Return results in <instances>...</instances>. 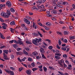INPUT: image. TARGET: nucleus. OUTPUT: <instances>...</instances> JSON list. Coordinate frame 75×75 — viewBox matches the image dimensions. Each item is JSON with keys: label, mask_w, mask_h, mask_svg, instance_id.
Instances as JSON below:
<instances>
[{"label": "nucleus", "mask_w": 75, "mask_h": 75, "mask_svg": "<svg viewBox=\"0 0 75 75\" xmlns=\"http://www.w3.org/2000/svg\"><path fill=\"white\" fill-rule=\"evenodd\" d=\"M64 61L63 59H62L61 60H60L58 62L60 67H61V68H63V67H64L63 66V62L64 63Z\"/></svg>", "instance_id": "obj_1"}, {"label": "nucleus", "mask_w": 75, "mask_h": 75, "mask_svg": "<svg viewBox=\"0 0 75 75\" xmlns=\"http://www.w3.org/2000/svg\"><path fill=\"white\" fill-rule=\"evenodd\" d=\"M14 42L15 44H20V45H22L23 44V42L21 40H14Z\"/></svg>", "instance_id": "obj_2"}, {"label": "nucleus", "mask_w": 75, "mask_h": 75, "mask_svg": "<svg viewBox=\"0 0 75 75\" xmlns=\"http://www.w3.org/2000/svg\"><path fill=\"white\" fill-rule=\"evenodd\" d=\"M4 70L6 72H7L8 74H10V75H14V72L10 71H9L7 69H4Z\"/></svg>", "instance_id": "obj_3"}, {"label": "nucleus", "mask_w": 75, "mask_h": 75, "mask_svg": "<svg viewBox=\"0 0 75 75\" xmlns=\"http://www.w3.org/2000/svg\"><path fill=\"white\" fill-rule=\"evenodd\" d=\"M35 45H37V42H38V38H36L35 40H33V41L32 42Z\"/></svg>", "instance_id": "obj_4"}, {"label": "nucleus", "mask_w": 75, "mask_h": 75, "mask_svg": "<svg viewBox=\"0 0 75 75\" xmlns=\"http://www.w3.org/2000/svg\"><path fill=\"white\" fill-rule=\"evenodd\" d=\"M45 50L43 48H40V52H41L42 55H43L44 53H45V51H44Z\"/></svg>", "instance_id": "obj_5"}, {"label": "nucleus", "mask_w": 75, "mask_h": 75, "mask_svg": "<svg viewBox=\"0 0 75 75\" xmlns=\"http://www.w3.org/2000/svg\"><path fill=\"white\" fill-rule=\"evenodd\" d=\"M6 6H7L8 7H10L11 6V3L9 1L6 2Z\"/></svg>", "instance_id": "obj_6"}, {"label": "nucleus", "mask_w": 75, "mask_h": 75, "mask_svg": "<svg viewBox=\"0 0 75 75\" xmlns=\"http://www.w3.org/2000/svg\"><path fill=\"white\" fill-rule=\"evenodd\" d=\"M2 25H3L2 26V28L3 29H6L7 28V24L4 23H2Z\"/></svg>", "instance_id": "obj_7"}, {"label": "nucleus", "mask_w": 75, "mask_h": 75, "mask_svg": "<svg viewBox=\"0 0 75 75\" xmlns=\"http://www.w3.org/2000/svg\"><path fill=\"white\" fill-rule=\"evenodd\" d=\"M26 73L28 75H31V71L30 70H26Z\"/></svg>", "instance_id": "obj_8"}, {"label": "nucleus", "mask_w": 75, "mask_h": 75, "mask_svg": "<svg viewBox=\"0 0 75 75\" xmlns=\"http://www.w3.org/2000/svg\"><path fill=\"white\" fill-rule=\"evenodd\" d=\"M24 22L27 24H30V21H28V19L26 18L24 19Z\"/></svg>", "instance_id": "obj_9"}, {"label": "nucleus", "mask_w": 75, "mask_h": 75, "mask_svg": "<svg viewBox=\"0 0 75 75\" xmlns=\"http://www.w3.org/2000/svg\"><path fill=\"white\" fill-rule=\"evenodd\" d=\"M34 57H36L38 54V53L36 51H35L32 53Z\"/></svg>", "instance_id": "obj_10"}, {"label": "nucleus", "mask_w": 75, "mask_h": 75, "mask_svg": "<svg viewBox=\"0 0 75 75\" xmlns=\"http://www.w3.org/2000/svg\"><path fill=\"white\" fill-rule=\"evenodd\" d=\"M42 1L41 0H39L38 1H37L36 2V4H37V5H40V4L42 3Z\"/></svg>", "instance_id": "obj_11"}, {"label": "nucleus", "mask_w": 75, "mask_h": 75, "mask_svg": "<svg viewBox=\"0 0 75 75\" xmlns=\"http://www.w3.org/2000/svg\"><path fill=\"white\" fill-rule=\"evenodd\" d=\"M0 37L2 39H5V37L3 35V34L0 32Z\"/></svg>", "instance_id": "obj_12"}, {"label": "nucleus", "mask_w": 75, "mask_h": 75, "mask_svg": "<svg viewBox=\"0 0 75 75\" xmlns=\"http://www.w3.org/2000/svg\"><path fill=\"white\" fill-rule=\"evenodd\" d=\"M8 51L7 50H4L3 51V52H4V53L6 54H8Z\"/></svg>", "instance_id": "obj_13"}, {"label": "nucleus", "mask_w": 75, "mask_h": 75, "mask_svg": "<svg viewBox=\"0 0 75 75\" xmlns=\"http://www.w3.org/2000/svg\"><path fill=\"white\" fill-rule=\"evenodd\" d=\"M23 52L24 54H25V55H28V52H26V51H25L24 50H23Z\"/></svg>", "instance_id": "obj_14"}, {"label": "nucleus", "mask_w": 75, "mask_h": 75, "mask_svg": "<svg viewBox=\"0 0 75 75\" xmlns=\"http://www.w3.org/2000/svg\"><path fill=\"white\" fill-rule=\"evenodd\" d=\"M51 13H52V14H57V12L55 10V11H52Z\"/></svg>", "instance_id": "obj_15"}, {"label": "nucleus", "mask_w": 75, "mask_h": 75, "mask_svg": "<svg viewBox=\"0 0 75 75\" xmlns=\"http://www.w3.org/2000/svg\"><path fill=\"white\" fill-rule=\"evenodd\" d=\"M52 3L53 4V5L54 6H58V5H57V3H56V1H55V2H52Z\"/></svg>", "instance_id": "obj_16"}, {"label": "nucleus", "mask_w": 75, "mask_h": 75, "mask_svg": "<svg viewBox=\"0 0 75 75\" xmlns=\"http://www.w3.org/2000/svg\"><path fill=\"white\" fill-rule=\"evenodd\" d=\"M1 16H3L4 17H5L6 16V13H5L2 12L1 13Z\"/></svg>", "instance_id": "obj_17"}, {"label": "nucleus", "mask_w": 75, "mask_h": 75, "mask_svg": "<svg viewBox=\"0 0 75 75\" xmlns=\"http://www.w3.org/2000/svg\"><path fill=\"white\" fill-rule=\"evenodd\" d=\"M54 58H56L57 59H59L61 58V57L58 56H55Z\"/></svg>", "instance_id": "obj_18"}, {"label": "nucleus", "mask_w": 75, "mask_h": 75, "mask_svg": "<svg viewBox=\"0 0 75 75\" xmlns=\"http://www.w3.org/2000/svg\"><path fill=\"white\" fill-rule=\"evenodd\" d=\"M7 14L8 15H9V16H10L11 15V12H10V11L8 10H7Z\"/></svg>", "instance_id": "obj_19"}, {"label": "nucleus", "mask_w": 75, "mask_h": 75, "mask_svg": "<svg viewBox=\"0 0 75 75\" xmlns=\"http://www.w3.org/2000/svg\"><path fill=\"white\" fill-rule=\"evenodd\" d=\"M16 54L17 55H21L22 52H16Z\"/></svg>", "instance_id": "obj_20"}, {"label": "nucleus", "mask_w": 75, "mask_h": 75, "mask_svg": "<svg viewBox=\"0 0 75 75\" xmlns=\"http://www.w3.org/2000/svg\"><path fill=\"white\" fill-rule=\"evenodd\" d=\"M15 22H14V21H13L10 23V24L11 25H15Z\"/></svg>", "instance_id": "obj_21"}, {"label": "nucleus", "mask_w": 75, "mask_h": 75, "mask_svg": "<svg viewBox=\"0 0 75 75\" xmlns=\"http://www.w3.org/2000/svg\"><path fill=\"white\" fill-rule=\"evenodd\" d=\"M32 10H39V8L36 7L35 6H34L32 8Z\"/></svg>", "instance_id": "obj_22"}, {"label": "nucleus", "mask_w": 75, "mask_h": 75, "mask_svg": "<svg viewBox=\"0 0 75 75\" xmlns=\"http://www.w3.org/2000/svg\"><path fill=\"white\" fill-rule=\"evenodd\" d=\"M70 40H74V39H75V36H70Z\"/></svg>", "instance_id": "obj_23"}, {"label": "nucleus", "mask_w": 75, "mask_h": 75, "mask_svg": "<svg viewBox=\"0 0 75 75\" xmlns=\"http://www.w3.org/2000/svg\"><path fill=\"white\" fill-rule=\"evenodd\" d=\"M10 11L13 13L15 12V10L13 8H11L10 9Z\"/></svg>", "instance_id": "obj_24"}, {"label": "nucleus", "mask_w": 75, "mask_h": 75, "mask_svg": "<svg viewBox=\"0 0 75 75\" xmlns=\"http://www.w3.org/2000/svg\"><path fill=\"white\" fill-rule=\"evenodd\" d=\"M69 34V32L66 31H64V35H68Z\"/></svg>", "instance_id": "obj_25"}, {"label": "nucleus", "mask_w": 75, "mask_h": 75, "mask_svg": "<svg viewBox=\"0 0 75 75\" xmlns=\"http://www.w3.org/2000/svg\"><path fill=\"white\" fill-rule=\"evenodd\" d=\"M49 68L50 69H51V70H55V69L53 67H51V66H49Z\"/></svg>", "instance_id": "obj_26"}, {"label": "nucleus", "mask_w": 75, "mask_h": 75, "mask_svg": "<svg viewBox=\"0 0 75 75\" xmlns=\"http://www.w3.org/2000/svg\"><path fill=\"white\" fill-rule=\"evenodd\" d=\"M33 35H35V36H38L39 34L38 33H33Z\"/></svg>", "instance_id": "obj_27"}, {"label": "nucleus", "mask_w": 75, "mask_h": 75, "mask_svg": "<svg viewBox=\"0 0 75 75\" xmlns=\"http://www.w3.org/2000/svg\"><path fill=\"white\" fill-rule=\"evenodd\" d=\"M23 69H24V68L21 67L19 69V71H20H20H21V70H22Z\"/></svg>", "instance_id": "obj_28"}, {"label": "nucleus", "mask_w": 75, "mask_h": 75, "mask_svg": "<svg viewBox=\"0 0 75 75\" xmlns=\"http://www.w3.org/2000/svg\"><path fill=\"white\" fill-rule=\"evenodd\" d=\"M62 50H63V51H66L67 50V49L65 47H62L61 48Z\"/></svg>", "instance_id": "obj_29"}, {"label": "nucleus", "mask_w": 75, "mask_h": 75, "mask_svg": "<svg viewBox=\"0 0 75 75\" xmlns=\"http://www.w3.org/2000/svg\"><path fill=\"white\" fill-rule=\"evenodd\" d=\"M68 3L67 2H63V5H64V6H67V5Z\"/></svg>", "instance_id": "obj_30"}, {"label": "nucleus", "mask_w": 75, "mask_h": 75, "mask_svg": "<svg viewBox=\"0 0 75 75\" xmlns=\"http://www.w3.org/2000/svg\"><path fill=\"white\" fill-rule=\"evenodd\" d=\"M62 43V42H61V40L60 39L59 40V42L58 44L59 45H61V44Z\"/></svg>", "instance_id": "obj_31"}, {"label": "nucleus", "mask_w": 75, "mask_h": 75, "mask_svg": "<svg viewBox=\"0 0 75 75\" xmlns=\"http://www.w3.org/2000/svg\"><path fill=\"white\" fill-rule=\"evenodd\" d=\"M43 69L44 71L45 72H47V68L45 67H44Z\"/></svg>", "instance_id": "obj_32"}, {"label": "nucleus", "mask_w": 75, "mask_h": 75, "mask_svg": "<svg viewBox=\"0 0 75 75\" xmlns=\"http://www.w3.org/2000/svg\"><path fill=\"white\" fill-rule=\"evenodd\" d=\"M57 6L59 7V8H63V6L61 5H57Z\"/></svg>", "instance_id": "obj_33"}, {"label": "nucleus", "mask_w": 75, "mask_h": 75, "mask_svg": "<svg viewBox=\"0 0 75 75\" xmlns=\"http://www.w3.org/2000/svg\"><path fill=\"white\" fill-rule=\"evenodd\" d=\"M31 65L33 67H35V63H34V62L32 63L31 64Z\"/></svg>", "instance_id": "obj_34"}, {"label": "nucleus", "mask_w": 75, "mask_h": 75, "mask_svg": "<svg viewBox=\"0 0 75 75\" xmlns=\"http://www.w3.org/2000/svg\"><path fill=\"white\" fill-rule=\"evenodd\" d=\"M28 61H33L32 59L30 57L28 58Z\"/></svg>", "instance_id": "obj_35"}, {"label": "nucleus", "mask_w": 75, "mask_h": 75, "mask_svg": "<svg viewBox=\"0 0 75 75\" xmlns=\"http://www.w3.org/2000/svg\"><path fill=\"white\" fill-rule=\"evenodd\" d=\"M13 47L14 48H16V47H18V45L16 44H14L13 45Z\"/></svg>", "instance_id": "obj_36"}, {"label": "nucleus", "mask_w": 75, "mask_h": 75, "mask_svg": "<svg viewBox=\"0 0 75 75\" xmlns=\"http://www.w3.org/2000/svg\"><path fill=\"white\" fill-rule=\"evenodd\" d=\"M22 64L23 65V66H24L25 67H26V68H27V65L25 64H24L23 63H22Z\"/></svg>", "instance_id": "obj_37"}, {"label": "nucleus", "mask_w": 75, "mask_h": 75, "mask_svg": "<svg viewBox=\"0 0 75 75\" xmlns=\"http://www.w3.org/2000/svg\"><path fill=\"white\" fill-rule=\"evenodd\" d=\"M10 30L11 32H12V33H14V29L12 28H11L10 29Z\"/></svg>", "instance_id": "obj_38"}, {"label": "nucleus", "mask_w": 75, "mask_h": 75, "mask_svg": "<svg viewBox=\"0 0 75 75\" xmlns=\"http://www.w3.org/2000/svg\"><path fill=\"white\" fill-rule=\"evenodd\" d=\"M46 25H51V23L49 22H47L46 23Z\"/></svg>", "instance_id": "obj_39"}, {"label": "nucleus", "mask_w": 75, "mask_h": 75, "mask_svg": "<svg viewBox=\"0 0 75 75\" xmlns=\"http://www.w3.org/2000/svg\"><path fill=\"white\" fill-rule=\"evenodd\" d=\"M57 34H58V35H62V33L60 32H57Z\"/></svg>", "instance_id": "obj_40"}, {"label": "nucleus", "mask_w": 75, "mask_h": 75, "mask_svg": "<svg viewBox=\"0 0 75 75\" xmlns=\"http://www.w3.org/2000/svg\"><path fill=\"white\" fill-rule=\"evenodd\" d=\"M42 57L43 58H44V59H47V58L45 57V56H44V54H42Z\"/></svg>", "instance_id": "obj_41"}, {"label": "nucleus", "mask_w": 75, "mask_h": 75, "mask_svg": "<svg viewBox=\"0 0 75 75\" xmlns=\"http://www.w3.org/2000/svg\"><path fill=\"white\" fill-rule=\"evenodd\" d=\"M26 44H31L32 43L29 41H27L26 42Z\"/></svg>", "instance_id": "obj_42"}, {"label": "nucleus", "mask_w": 75, "mask_h": 75, "mask_svg": "<svg viewBox=\"0 0 75 75\" xmlns=\"http://www.w3.org/2000/svg\"><path fill=\"white\" fill-rule=\"evenodd\" d=\"M38 34L40 35V37H42V35L40 33V32H38Z\"/></svg>", "instance_id": "obj_43"}, {"label": "nucleus", "mask_w": 75, "mask_h": 75, "mask_svg": "<svg viewBox=\"0 0 75 75\" xmlns=\"http://www.w3.org/2000/svg\"><path fill=\"white\" fill-rule=\"evenodd\" d=\"M13 42H14V40H13L11 41H9V44H12V43H13Z\"/></svg>", "instance_id": "obj_44"}, {"label": "nucleus", "mask_w": 75, "mask_h": 75, "mask_svg": "<svg viewBox=\"0 0 75 75\" xmlns=\"http://www.w3.org/2000/svg\"><path fill=\"white\" fill-rule=\"evenodd\" d=\"M63 57H64V58H67V57H68V56L66 54H63Z\"/></svg>", "instance_id": "obj_45"}, {"label": "nucleus", "mask_w": 75, "mask_h": 75, "mask_svg": "<svg viewBox=\"0 0 75 75\" xmlns=\"http://www.w3.org/2000/svg\"><path fill=\"white\" fill-rule=\"evenodd\" d=\"M0 21L2 23H3V22L4 21V20H3V19L1 18H0Z\"/></svg>", "instance_id": "obj_46"}, {"label": "nucleus", "mask_w": 75, "mask_h": 75, "mask_svg": "<svg viewBox=\"0 0 75 75\" xmlns=\"http://www.w3.org/2000/svg\"><path fill=\"white\" fill-rule=\"evenodd\" d=\"M10 16L8 15H5V17H6V18H8L9 17H10Z\"/></svg>", "instance_id": "obj_47"}, {"label": "nucleus", "mask_w": 75, "mask_h": 75, "mask_svg": "<svg viewBox=\"0 0 75 75\" xmlns=\"http://www.w3.org/2000/svg\"><path fill=\"white\" fill-rule=\"evenodd\" d=\"M25 50H26L27 51H30V49L29 48H28V47L25 48Z\"/></svg>", "instance_id": "obj_48"}, {"label": "nucleus", "mask_w": 75, "mask_h": 75, "mask_svg": "<svg viewBox=\"0 0 75 75\" xmlns=\"http://www.w3.org/2000/svg\"><path fill=\"white\" fill-rule=\"evenodd\" d=\"M37 69H38L36 68H34L32 69V70L33 72H34V71H36V70H37Z\"/></svg>", "instance_id": "obj_49"}, {"label": "nucleus", "mask_w": 75, "mask_h": 75, "mask_svg": "<svg viewBox=\"0 0 75 75\" xmlns=\"http://www.w3.org/2000/svg\"><path fill=\"white\" fill-rule=\"evenodd\" d=\"M22 50V49L21 48H20V47H18L17 48V50L18 51H20V50Z\"/></svg>", "instance_id": "obj_50"}, {"label": "nucleus", "mask_w": 75, "mask_h": 75, "mask_svg": "<svg viewBox=\"0 0 75 75\" xmlns=\"http://www.w3.org/2000/svg\"><path fill=\"white\" fill-rule=\"evenodd\" d=\"M10 69H12V71H14V70H15V68L12 67H10Z\"/></svg>", "instance_id": "obj_51"}, {"label": "nucleus", "mask_w": 75, "mask_h": 75, "mask_svg": "<svg viewBox=\"0 0 75 75\" xmlns=\"http://www.w3.org/2000/svg\"><path fill=\"white\" fill-rule=\"evenodd\" d=\"M46 41H48V42L50 43H50H51V41L50 40L47 39L46 40Z\"/></svg>", "instance_id": "obj_52"}, {"label": "nucleus", "mask_w": 75, "mask_h": 75, "mask_svg": "<svg viewBox=\"0 0 75 75\" xmlns=\"http://www.w3.org/2000/svg\"><path fill=\"white\" fill-rule=\"evenodd\" d=\"M11 57L12 59H13V58H14V56L13 55V54H12Z\"/></svg>", "instance_id": "obj_53"}, {"label": "nucleus", "mask_w": 75, "mask_h": 75, "mask_svg": "<svg viewBox=\"0 0 75 75\" xmlns=\"http://www.w3.org/2000/svg\"><path fill=\"white\" fill-rule=\"evenodd\" d=\"M27 59V58L25 57L23 59H21V61H25V59Z\"/></svg>", "instance_id": "obj_54"}, {"label": "nucleus", "mask_w": 75, "mask_h": 75, "mask_svg": "<svg viewBox=\"0 0 75 75\" xmlns=\"http://www.w3.org/2000/svg\"><path fill=\"white\" fill-rule=\"evenodd\" d=\"M64 42H65L66 43H67L68 42V40L66 39H64Z\"/></svg>", "instance_id": "obj_55"}, {"label": "nucleus", "mask_w": 75, "mask_h": 75, "mask_svg": "<svg viewBox=\"0 0 75 75\" xmlns=\"http://www.w3.org/2000/svg\"><path fill=\"white\" fill-rule=\"evenodd\" d=\"M58 72L61 75H63L64 74H63L62 72H61V71H58Z\"/></svg>", "instance_id": "obj_56"}, {"label": "nucleus", "mask_w": 75, "mask_h": 75, "mask_svg": "<svg viewBox=\"0 0 75 75\" xmlns=\"http://www.w3.org/2000/svg\"><path fill=\"white\" fill-rule=\"evenodd\" d=\"M21 27H25V24H22L21 25Z\"/></svg>", "instance_id": "obj_57"}, {"label": "nucleus", "mask_w": 75, "mask_h": 75, "mask_svg": "<svg viewBox=\"0 0 75 75\" xmlns=\"http://www.w3.org/2000/svg\"><path fill=\"white\" fill-rule=\"evenodd\" d=\"M53 47L52 46H50L48 47V48L49 50H51Z\"/></svg>", "instance_id": "obj_58"}, {"label": "nucleus", "mask_w": 75, "mask_h": 75, "mask_svg": "<svg viewBox=\"0 0 75 75\" xmlns=\"http://www.w3.org/2000/svg\"><path fill=\"white\" fill-rule=\"evenodd\" d=\"M37 59H40V56H37L36 57Z\"/></svg>", "instance_id": "obj_59"}, {"label": "nucleus", "mask_w": 75, "mask_h": 75, "mask_svg": "<svg viewBox=\"0 0 75 75\" xmlns=\"http://www.w3.org/2000/svg\"><path fill=\"white\" fill-rule=\"evenodd\" d=\"M24 30H26L27 31H28V28L27 27H26V26H25L24 28Z\"/></svg>", "instance_id": "obj_60"}, {"label": "nucleus", "mask_w": 75, "mask_h": 75, "mask_svg": "<svg viewBox=\"0 0 75 75\" xmlns=\"http://www.w3.org/2000/svg\"><path fill=\"white\" fill-rule=\"evenodd\" d=\"M69 29H70V30H72V29H73V26H69Z\"/></svg>", "instance_id": "obj_61"}, {"label": "nucleus", "mask_w": 75, "mask_h": 75, "mask_svg": "<svg viewBox=\"0 0 75 75\" xmlns=\"http://www.w3.org/2000/svg\"><path fill=\"white\" fill-rule=\"evenodd\" d=\"M47 16H48V17H52V15L47 14Z\"/></svg>", "instance_id": "obj_62"}, {"label": "nucleus", "mask_w": 75, "mask_h": 75, "mask_svg": "<svg viewBox=\"0 0 75 75\" xmlns=\"http://www.w3.org/2000/svg\"><path fill=\"white\" fill-rule=\"evenodd\" d=\"M50 28L48 27H46L45 28V29L46 30H50Z\"/></svg>", "instance_id": "obj_63"}, {"label": "nucleus", "mask_w": 75, "mask_h": 75, "mask_svg": "<svg viewBox=\"0 0 75 75\" xmlns=\"http://www.w3.org/2000/svg\"><path fill=\"white\" fill-rule=\"evenodd\" d=\"M72 7L74 9H75V5L74 4H72Z\"/></svg>", "instance_id": "obj_64"}]
</instances>
